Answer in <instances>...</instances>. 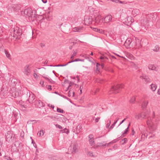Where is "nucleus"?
<instances>
[{
    "mask_svg": "<svg viewBox=\"0 0 160 160\" xmlns=\"http://www.w3.org/2000/svg\"><path fill=\"white\" fill-rule=\"evenodd\" d=\"M22 30L18 27H16L13 29V32L11 34V36L13 37V39L16 40L19 39L20 36L22 35Z\"/></svg>",
    "mask_w": 160,
    "mask_h": 160,
    "instance_id": "f257e3e1",
    "label": "nucleus"
},
{
    "mask_svg": "<svg viewBox=\"0 0 160 160\" xmlns=\"http://www.w3.org/2000/svg\"><path fill=\"white\" fill-rule=\"evenodd\" d=\"M149 114L150 112L149 111L143 112L138 114L136 115L135 118L138 120L143 118L146 119L149 117Z\"/></svg>",
    "mask_w": 160,
    "mask_h": 160,
    "instance_id": "f03ea898",
    "label": "nucleus"
},
{
    "mask_svg": "<svg viewBox=\"0 0 160 160\" xmlns=\"http://www.w3.org/2000/svg\"><path fill=\"white\" fill-rule=\"evenodd\" d=\"M24 14L29 17H34V15L36 14V11L35 10H32L31 8H28L25 10Z\"/></svg>",
    "mask_w": 160,
    "mask_h": 160,
    "instance_id": "7ed1b4c3",
    "label": "nucleus"
},
{
    "mask_svg": "<svg viewBox=\"0 0 160 160\" xmlns=\"http://www.w3.org/2000/svg\"><path fill=\"white\" fill-rule=\"evenodd\" d=\"M124 87L123 84H118L115 86H113L111 88V91L113 93H118L119 92L120 88H123Z\"/></svg>",
    "mask_w": 160,
    "mask_h": 160,
    "instance_id": "20e7f679",
    "label": "nucleus"
},
{
    "mask_svg": "<svg viewBox=\"0 0 160 160\" xmlns=\"http://www.w3.org/2000/svg\"><path fill=\"white\" fill-rule=\"evenodd\" d=\"M92 18L90 16H86L84 17V22L86 25H88L92 23Z\"/></svg>",
    "mask_w": 160,
    "mask_h": 160,
    "instance_id": "39448f33",
    "label": "nucleus"
},
{
    "mask_svg": "<svg viewBox=\"0 0 160 160\" xmlns=\"http://www.w3.org/2000/svg\"><path fill=\"white\" fill-rule=\"evenodd\" d=\"M140 78L143 80V82L148 83L151 82V80L148 77V76L145 74H143L140 77Z\"/></svg>",
    "mask_w": 160,
    "mask_h": 160,
    "instance_id": "423d86ee",
    "label": "nucleus"
},
{
    "mask_svg": "<svg viewBox=\"0 0 160 160\" xmlns=\"http://www.w3.org/2000/svg\"><path fill=\"white\" fill-rule=\"evenodd\" d=\"M24 74L28 76L31 73V69L29 65H27L24 67L23 71Z\"/></svg>",
    "mask_w": 160,
    "mask_h": 160,
    "instance_id": "0eeeda50",
    "label": "nucleus"
},
{
    "mask_svg": "<svg viewBox=\"0 0 160 160\" xmlns=\"http://www.w3.org/2000/svg\"><path fill=\"white\" fill-rule=\"evenodd\" d=\"M33 103L37 108H40L41 107H44L45 106V104L40 100H36L35 102Z\"/></svg>",
    "mask_w": 160,
    "mask_h": 160,
    "instance_id": "6e6552de",
    "label": "nucleus"
},
{
    "mask_svg": "<svg viewBox=\"0 0 160 160\" xmlns=\"http://www.w3.org/2000/svg\"><path fill=\"white\" fill-rule=\"evenodd\" d=\"M112 16L110 14L102 18L105 23H108L111 21Z\"/></svg>",
    "mask_w": 160,
    "mask_h": 160,
    "instance_id": "1a4fd4ad",
    "label": "nucleus"
},
{
    "mask_svg": "<svg viewBox=\"0 0 160 160\" xmlns=\"http://www.w3.org/2000/svg\"><path fill=\"white\" fill-rule=\"evenodd\" d=\"M12 134L10 131H8L6 135L5 139L7 141H9L12 138Z\"/></svg>",
    "mask_w": 160,
    "mask_h": 160,
    "instance_id": "9d476101",
    "label": "nucleus"
},
{
    "mask_svg": "<svg viewBox=\"0 0 160 160\" xmlns=\"http://www.w3.org/2000/svg\"><path fill=\"white\" fill-rule=\"evenodd\" d=\"M35 97L33 94H31L29 96V98L28 99V101L30 103H33L35 102Z\"/></svg>",
    "mask_w": 160,
    "mask_h": 160,
    "instance_id": "9b49d317",
    "label": "nucleus"
},
{
    "mask_svg": "<svg viewBox=\"0 0 160 160\" xmlns=\"http://www.w3.org/2000/svg\"><path fill=\"white\" fill-rule=\"evenodd\" d=\"M88 138L90 144L91 146H92L94 143L93 135L92 134H90L88 136Z\"/></svg>",
    "mask_w": 160,
    "mask_h": 160,
    "instance_id": "f8f14e48",
    "label": "nucleus"
},
{
    "mask_svg": "<svg viewBox=\"0 0 160 160\" xmlns=\"http://www.w3.org/2000/svg\"><path fill=\"white\" fill-rule=\"evenodd\" d=\"M131 42V39H127L124 43V45L127 48H129L130 47V44Z\"/></svg>",
    "mask_w": 160,
    "mask_h": 160,
    "instance_id": "ddd939ff",
    "label": "nucleus"
},
{
    "mask_svg": "<svg viewBox=\"0 0 160 160\" xmlns=\"http://www.w3.org/2000/svg\"><path fill=\"white\" fill-rule=\"evenodd\" d=\"M102 17L100 15H98L95 18V22L97 24H99L102 21Z\"/></svg>",
    "mask_w": 160,
    "mask_h": 160,
    "instance_id": "4468645a",
    "label": "nucleus"
},
{
    "mask_svg": "<svg viewBox=\"0 0 160 160\" xmlns=\"http://www.w3.org/2000/svg\"><path fill=\"white\" fill-rule=\"evenodd\" d=\"M42 77L45 79L52 83H54V82L52 80V79L47 75L43 74L42 76Z\"/></svg>",
    "mask_w": 160,
    "mask_h": 160,
    "instance_id": "2eb2a0df",
    "label": "nucleus"
},
{
    "mask_svg": "<svg viewBox=\"0 0 160 160\" xmlns=\"http://www.w3.org/2000/svg\"><path fill=\"white\" fill-rule=\"evenodd\" d=\"M83 27L80 26L76 27L73 28V31L74 32H81L83 30Z\"/></svg>",
    "mask_w": 160,
    "mask_h": 160,
    "instance_id": "dca6fc26",
    "label": "nucleus"
},
{
    "mask_svg": "<svg viewBox=\"0 0 160 160\" xmlns=\"http://www.w3.org/2000/svg\"><path fill=\"white\" fill-rule=\"evenodd\" d=\"M153 15L151 13L148 14L146 16L147 20L148 21L152 20L153 19L152 18H153Z\"/></svg>",
    "mask_w": 160,
    "mask_h": 160,
    "instance_id": "f3484780",
    "label": "nucleus"
},
{
    "mask_svg": "<svg viewBox=\"0 0 160 160\" xmlns=\"http://www.w3.org/2000/svg\"><path fill=\"white\" fill-rule=\"evenodd\" d=\"M78 145L77 144H75L73 145V149L72 150V153H76L78 151Z\"/></svg>",
    "mask_w": 160,
    "mask_h": 160,
    "instance_id": "a211bd4d",
    "label": "nucleus"
},
{
    "mask_svg": "<svg viewBox=\"0 0 160 160\" xmlns=\"http://www.w3.org/2000/svg\"><path fill=\"white\" fill-rule=\"evenodd\" d=\"M148 103V101L147 100H144L142 104V106L143 108H146Z\"/></svg>",
    "mask_w": 160,
    "mask_h": 160,
    "instance_id": "6ab92c4d",
    "label": "nucleus"
},
{
    "mask_svg": "<svg viewBox=\"0 0 160 160\" xmlns=\"http://www.w3.org/2000/svg\"><path fill=\"white\" fill-rule=\"evenodd\" d=\"M103 143H104V142H98L97 144V147H100L106 146L107 145V144L106 143L103 144Z\"/></svg>",
    "mask_w": 160,
    "mask_h": 160,
    "instance_id": "aec40b11",
    "label": "nucleus"
},
{
    "mask_svg": "<svg viewBox=\"0 0 160 160\" xmlns=\"http://www.w3.org/2000/svg\"><path fill=\"white\" fill-rule=\"evenodd\" d=\"M148 68L150 70H155V71L156 70V67L154 65H152V64L149 65L148 67Z\"/></svg>",
    "mask_w": 160,
    "mask_h": 160,
    "instance_id": "412c9836",
    "label": "nucleus"
},
{
    "mask_svg": "<svg viewBox=\"0 0 160 160\" xmlns=\"http://www.w3.org/2000/svg\"><path fill=\"white\" fill-rule=\"evenodd\" d=\"M93 30L94 31L97 32H99L100 33H103L104 32L103 30L102 29H98L97 28H94Z\"/></svg>",
    "mask_w": 160,
    "mask_h": 160,
    "instance_id": "4be33fe9",
    "label": "nucleus"
},
{
    "mask_svg": "<svg viewBox=\"0 0 160 160\" xmlns=\"http://www.w3.org/2000/svg\"><path fill=\"white\" fill-rule=\"evenodd\" d=\"M84 59H79V58H76L74 60H72L71 61H70L68 62V63H71L75 62H78V61H81V62H84Z\"/></svg>",
    "mask_w": 160,
    "mask_h": 160,
    "instance_id": "5701e85b",
    "label": "nucleus"
},
{
    "mask_svg": "<svg viewBox=\"0 0 160 160\" xmlns=\"http://www.w3.org/2000/svg\"><path fill=\"white\" fill-rule=\"evenodd\" d=\"M151 89L153 91H154L156 90L157 86L155 84H152L151 85Z\"/></svg>",
    "mask_w": 160,
    "mask_h": 160,
    "instance_id": "b1692460",
    "label": "nucleus"
},
{
    "mask_svg": "<svg viewBox=\"0 0 160 160\" xmlns=\"http://www.w3.org/2000/svg\"><path fill=\"white\" fill-rule=\"evenodd\" d=\"M146 119H147L146 122L147 125L148 126H150L151 124V122H152V120L151 119V118H150V116L148 118H147Z\"/></svg>",
    "mask_w": 160,
    "mask_h": 160,
    "instance_id": "393cba45",
    "label": "nucleus"
},
{
    "mask_svg": "<svg viewBox=\"0 0 160 160\" xmlns=\"http://www.w3.org/2000/svg\"><path fill=\"white\" fill-rule=\"evenodd\" d=\"M73 53L72 54L70 58L71 59H73L74 58V57L76 56L77 55V51L76 50V51H74V50L73 51Z\"/></svg>",
    "mask_w": 160,
    "mask_h": 160,
    "instance_id": "a878e982",
    "label": "nucleus"
},
{
    "mask_svg": "<svg viewBox=\"0 0 160 160\" xmlns=\"http://www.w3.org/2000/svg\"><path fill=\"white\" fill-rule=\"evenodd\" d=\"M160 121V115H157L156 116V118L155 119V122H156V124H158V122Z\"/></svg>",
    "mask_w": 160,
    "mask_h": 160,
    "instance_id": "bb28decb",
    "label": "nucleus"
},
{
    "mask_svg": "<svg viewBox=\"0 0 160 160\" xmlns=\"http://www.w3.org/2000/svg\"><path fill=\"white\" fill-rule=\"evenodd\" d=\"M127 141V139L126 138H125L124 139H122L121 140V141H120V142L123 145Z\"/></svg>",
    "mask_w": 160,
    "mask_h": 160,
    "instance_id": "cd10ccee",
    "label": "nucleus"
},
{
    "mask_svg": "<svg viewBox=\"0 0 160 160\" xmlns=\"http://www.w3.org/2000/svg\"><path fill=\"white\" fill-rule=\"evenodd\" d=\"M4 52L7 57L8 58H10L11 55L6 50H5Z\"/></svg>",
    "mask_w": 160,
    "mask_h": 160,
    "instance_id": "c85d7f7f",
    "label": "nucleus"
},
{
    "mask_svg": "<svg viewBox=\"0 0 160 160\" xmlns=\"http://www.w3.org/2000/svg\"><path fill=\"white\" fill-rule=\"evenodd\" d=\"M135 101V97H132L130 100V103H134Z\"/></svg>",
    "mask_w": 160,
    "mask_h": 160,
    "instance_id": "c756f323",
    "label": "nucleus"
},
{
    "mask_svg": "<svg viewBox=\"0 0 160 160\" xmlns=\"http://www.w3.org/2000/svg\"><path fill=\"white\" fill-rule=\"evenodd\" d=\"M159 46L157 45L155 47L154 49H153V51L155 52H157L159 51Z\"/></svg>",
    "mask_w": 160,
    "mask_h": 160,
    "instance_id": "7c9ffc66",
    "label": "nucleus"
},
{
    "mask_svg": "<svg viewBox=\"0 0 160 160\" xmlns=\"http://www.w3.org/2000/svg\"><path fill=\"white\" fill-rule=\"evenodd\" d=\"M69 63H68V62L66 64H58L56 66H53L54 67H63L66 66L67 65H68V64ZM51 66H52V65H51Z\"/></svg>",
    "mask_w": 160,
    "mask_h": 160,
    "instance_id": "2f4dec72",
    "label": "nucleus"
},
{
    "mask_svg": "<svg viewBox=\"0 0 160 160\" xmlns=\"http://www.w3.org/2000/svg\"><path fill=\"white\" fill-rule=\"evenodd\" d=\"M87 154L89 156L93 157H94V156L93 154V153L92 152L90 151V152H88L87 153Z\"/></svg>",
    "mask_w": 160,
    "mask_h": 160,
    "instance_id": "473e14b6",
    "label": "nucleus"
},
{
    "mask_svg": "<svg viewBox=\"0 0 160 160\" xmlns=\"http://www.w3.org/2000/svg\"><path fill=\"white\" fill-rule=\"evenodd\" d=\"M120 138V137L119 138H117L116 139H114V140H112V141L111 142H109V143H112V144H113V143H116V142H117L119 140V138Z\"/></svg>",
    "mask_w": 160,
    "mask_h": 160,
    "instance_id": "72a5a7b5",
    "label": "nucleus"
},
{
    "mask_svg": "<svg viewBox=\"0 0 160 160\" xmlns=\"http://www.w3.org/2000/svg\"><path fill=\"white\" fill-rule=\"evenodd\" d=\"M57 111L58 112H60L61 113H63L64 112V110L60 108H57Z\"/></svg>",
    "mask_w": 160,
    "mask_h": 160,
    "instance_id": "f704fd0d",
    "label": "nucleus"
},
{
    "mask_svg": "<svg viewBox=\"0 0 160 160\" xmlns=\"http://www.w3.org/2000/svg\"><path fill=\"white\" fill-rule=\"evenodd\" d=\"M101 65L100 64H99L98 63H97L96 66V70L97 71H99V69L98 68V67L99 66Z\"/></svg>",
    "mask_w": 160,
    "mask_h": 160,
    "instance_id": "c9c22d12",
    "label": "nucleus"
},
{
    "mask_svg": "<svg viewBox=\"0 0 160 160\" xmlns=\"http://www.w3.org/2000/svg\"><path fill=\"white\" fill-rule=\"evenodd\" d=\"M100 59L102 61V60H104V61H106L108 60V58H107L105 57H103V56H101L100 58Z\"/></svg>",
    "mask_w": 160,
    "mask_h": 160,
    "instance_id": "e433bc0d",
    "label": "nucleus"
},
{
    "mask_svg": "<svg viewBox=\"0 0 160 160\" xmlns=\"http://www.w3.org/2000/svg\"><path fill=\"white\" fill-rule=\"evenodd\" d=\"M44 133L43 131L42 130H40L39 132V136H43L44 135Z\"/></svg>",
    "mask_w": 160,
    "mask_h": 160,
    "instance_id": "4c0bfd02",
    "label": "nucleus"
},
{
    "mask_svg": "<svg viewBox=\"0 0 160 160\" xmlns=\"http://www.w3.org/2000/svg\"><path fill=\"white\" fill-rule=\"evenodd\" d=\"M63 132L66 133L68 134V133L69 132V131L68 129H67L66 128H65L63 130Z\"/></svg>",
    "mask_w": 160,
    "mask_h": 160,
    "instance_id": "58836bf2",
    "label": "nucleus"
},
{
    "mask_svg": "<svg viewBox=\"0 0 160 160\" xmlns=\"http://www.w3.org/2000/svg\"><path fill=\"white\" fill-rule=\"evenodd\" d=\"M128 128H127L125 129V130L124 131V132L122 133V135L123 136L124 134H126L128 131Z\"/></svg>",
    "mask_w": 160,
    "mask_h": 160,
    "instance_id": "ea45409f",
    "label": "nucleus"
},
{
    "mask_svg": "<svg viewBox=\"0 0 160 160\" xmlns=\"http://www.w3.org/2000/svg\"><path fill=\"white\" fill-rule=\"evenodd\" d=\"M48 106L49 107V108H52L53 109H54V106L53 105H52V104H48Z\"/></svg>",
    "mask_w": 160,
    "mask_h": 160,
    "instance_id": "a19ab883",
    "label": "nucleus"
},
{
    "mask_svg": "<svg viewBox=\"0 0 160 160\" xmlns=\"http://www.w3.org/2000/svg\"><path fill=\"white\" fill-rule=\"evenodd\" d=\"M4 158L8 160H12V159L9 157L5 156Z\"/></svg>",
    "mask_w": 160,
    "mask_h": 160,
    "instance_id": "79ce46f5",
    "label": "nucleus"
},
{
    "mask_svg": "<svg viewBox=\"0 0 160 160\" xmlns=\"http://www.w3.org/2000/svg\"><path fill=\"white\" fill-rule=\"evenodd\" d=\"M97 82H98L99 83H102L103 82V80H102V79H99L97 80Z\"/></svg>",
    "mask_w": 160,
    "mask_h": 160,
    "instance_id": "37998d69",
    "label": "nucleus"
},
{
    "mask_svg": "<svg viewBox=\"0 0 160 160\" xmlns=\"http://www.w3.org/2000/svg\"><path fill=\"white\" fill-rule=\"evenodd\" d=\"M56 127L58 128L59 129H62V127L60 125L57 124L55 125Z\"/></svg>",
    "mask_w": 160,
    "mask_h": 160,
    "instance_id": "c03bdc74",
    "label": "nucleus"
},
{
    "mask_svg": "<svg viewBox=\"0 0 160 160\" xmlns=\"http://www.w3.org/2000/svg\"><path fill=\"white\" fill-rule=\"evenodd\" d=\"M100 119V118L98 117L97 118H96L95 119V123H97L98 122V121Z\"/></svg>",
    "mask_w": 160,
    "mask_h": 160,
    "instance_id": "a18cd8bd",
    "label": "nucleus"
},
{
    "mask_svg": "<svg viewBox=\"0 0 160 160\" xmlns=\"http://www.w3.org/2000/svg\"><path fill=\"white\" fill-rule=\"evenodd\" d=\"M111 123V121L110 120L109 121V122L107 124V125L106 126V128H108L109 127Z\"/></svg>",
    "mask_w": 160,
    "mask_h": 160,
    "instance_id": "49530a36",
    "label": "nucleus"
},
{
    "mask_svg": "<svg viewBox=\"0 0 160 160\" xmlns=\"http://www.w3.org/2000/svg\"><path fill=\"white\" fill-rule=\"evenodd\" d=\"M115 123H113L112 125L110 127V129H112L113 127H114V126H115Z\"/></svg>",
    "mask_w": 160,
    "mask_h": 160,
    "instance_id": "de8ad7c7",
    "label": "nucleus"
},
{
    "mask_svg": "<svg viewBox=\"0 0 160 160\" xmlns=\"http://www.w3.org/2000/svg\"><path fill=\"white\" fill-rule=\"evenodd\" d=\"M68 83L69 84V85L68 86V87H70L73 84V82H69Z\"/></svg>",
    "mask_w": 160,
    "mask_h": 160,
    "instance_id": "09e8293b",
    "label": "nucleus"
},
{
    "mask_svg": "<svg viewBox=\"0 0 160 160\" xmlns=\"http://www.w3.org/2000/svg\"><path fill=\"white\" fill-rule=\"evenodd\" d=\"M110 1H112L113 2H115L116 3H118L119 2V0H110Z\"/></svg>",
    "mask_w": 160,
    "mask_h": 160,
    "instance_id": "8fccbe9b",
    "label": "nucleus"
},
{
    "mask_svg": "<svg viewBox=\"0 0 160 160\" xmlns=\"http://www.w3.org/2000/svg\"><path fill=\"white\" fill-rule=\"evenodd\" d=\"M120 3L122 4H126L127 3L125 1H119V2Z\"/></svg>",
    "mask_w": 160,
    "mask_h": 160,
    "instance_id": "3c124183",
    "label": "nucleus"
},
{
    "mask_svg": "<svg viewBox=\"0 0 160 160\" xmlns=\"http://www.w3.org/2000/svg\"><path fill=\"white\" fill-rule=\"evenodd\" d=\"M127 118H124L123 120H122L120 123L118 125V126H119Z\"/></svg>",
    "mask_w": 160,
    "mask_h": 160,
    "instance_id": "603ef678",
    "label": "nucleus"
},
{
    "mask_svg": "<svg viewBox=\"0 0 160 160\" xmlns=\"http://www.w3.org/2000/svg\"><path fill=\"white\" fill-rule=\"evenodd\" d=\"M52 87L50 85H49L48 87V89L49 90H52Z\"/></svg>",
    "mask_w": 160,
    "mask_h": 160,
    "instance_id": "864d4df0",
    "label": "nucleus"
},
{
    "mask_svg": "<svg viewBox=\"0 0 160 160\" xmlns=\"http://www.w3.org/2000/svg\"><path fill=\"white\" fill-rule=\"evenodd\" d=\"M33 76H34V77L35 78H37V77L38 76V75H37V74L36 73H34V74H33Z\"/></svg>",
    "mask_w": 160,
    "mask_h": 160,
    "instance_id": "5fc2aeb1",
    "label": "nucleus"
},
{
    "mask_svg": "<svg viewBox=\"0 0 160 160\" xmlns=\"http://www.w3.org/2000/svg\"><path fill=\"white\" fill-rule=\"evenodd\" d=\"M131 20H132V17H128L127 20L128 21V20L130 21Z\"/></svg>",
    "mask_w": 160,
    "mask_h": 160,
    "instance_id": "6e6d98bb",
    "label": "nucleus"
},
{
    "mask_svg": "<svg viewBox=\"0 0 160 160\" xmlns=\"http://www.w3.org/2000/svg\"><path fill=\"white\" fill-rule=\"evenodd\" d=\"M155 117V112H153V114H152V119H153Z\"/></svg>",
    "mask_w": 160,
    "mask_h": 160,
    "instance_id": "4d7b16f0",
    "label": "nucleus"
},
{
    "mask_svg": "<svg viewBox=\"0 0 160 160\" xmlns=\"http://www.w3.org/2000/svg\"><path fill=\"white\" fill-rule=\"evenodd\" d=\"M69 82V81L67 79H65L64 81V82L66 83H68Z\"/></svg>",
    "mask_w": 160,
    "mask_h": 160,
    "instance_id": "13d9d810",
    "label": "nucleus"
},
{
    "mask_svg": "<svg viewBox=\"0 0 160 160\" xmlns=\"http://www.w3.org/2000/svg\"><path fill=\"white\" fill-rule=\"evenodd\" d=\"M40 45L42 48H43L45 46V44L42 43H41Z\"/></svg>",
    "mask_w": 160,
    "mask_h": 160,
    "instance_id": "bf43d9fd",
    "label": "nucleus"
},
{
    "mask_svg": "<svg viewBox=\"0 0 160 160\" xmlns=\"http://www.w3.org/2000/svg\"><path fill=\"white\" fill-rule=\"evenodd\" d=\"M42 2L44 3H46L47 2V0H42Z\"/></svg>",
    "mask_w": 160,
    "mask_h": 160,
    "instance_id": "052dcab7",
    "label": "nucleus"
},
{
    "mask_svg": "<svg viewBox=\"0 0 160 160\" xmlns=\"http://www.w3.org/2000/svg\"><path fill=\"white\" fill-rule=\"evenodd\" d=\"M15 95H14L13 94V93H12V96H13V97H14V98H15V97H17V96H18V95H17L15 94Z\"/></svg>",
    "mask_w": 160,
    "mask_h": 160,
    "instance_id": "680f3d73",
    "label": "nucleus"
},
{
    "mask_svg": "<svg viewBox=\"0 0 160 160\" xmlns=\"http://www.w3.org/2000/svg\"><path fill=\"white\" fill-rule=\"evenodd\" d=\"M132 135H133L135 133V132H134V129H133L132 130Z\"/></svg>",
    "mask_w": 160,
    "mask_h": 160,
    "instance_id": "e2e57ef3",
    "label": "nucleus"
},
{
    "mask_svg": "<svg viewBox=\"0 0 160 160\" xmlns=\"http://www.w3.org/2000/svg\"><path fill=\"white\" fill-rule=\"evenodd\" d=\"M158 94L160 95V88L158 90Z\"/></svg>",
    "mask_w": 160,
    "mask_h": 160,
    "instance_id": "0e129e2a",
    "label": "nucleus"
},
{
    "mask_svg": "<svg viewBox=\"0 0 160 160\" xmlns=\"http://www.w3.org/2000/svg\"><path fill=\"white\" fill-rule=\"evenodd\" d=\"M82 88V86H81L80 88V91L81 93H82V88Z\"/></svg>",
    "mask_w": 160,
    "mask_h": 160,
    "instance_id": "69168bd1",
    "label": "nucleus"
},
{
    "mask_svg": "<svg viewBox=\"0 0 160 160\" xmlns=\"http://www.w3.org/2000/svg\"><path fill=\"white\" fill-rule=\"evenodd\" d=\"M130 124H131V123H130V122H129V124H128V127H127V128H129V126H130Z\"/></svg>",
    "mask_w": 160,
    "mask_h": 160,
    "instance_id": "338daca9",
    "label": "nucleus"
},
{
    "mask_svg": "<svg viewBox=\"0 0 160 160\" xmlns=\"http://www.w3.org/2000/svg\"><path fill=\"white\" fill-rule=\"evenodd\" d=\"M72 48V46H71L69 47V49H71Z\"/></svg>",
    "mask_w": 160,
    "mask_h": 160,
    "instance_id": "774afa93",
    "label": "nucleus"
}]
</instances>
